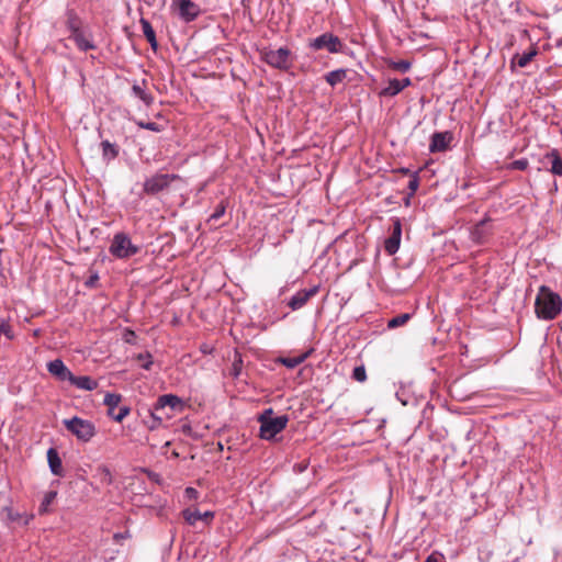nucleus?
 <instances>
[{
    "instance_id": "obj_1",
    "label": "nucleus",
    "mask_w": 562,
    "mask_h": 562,
    "mask_svg": "<svg viewBox=\"0 0 562 562\" xmlns=\"http://www.w3.org/2000/svg\"><path fill=\"white\" fill-rule=\"evenodd\" d=\"M562 308V300L559 294L542 285L535 301V312L538 318L554 319Z\"/></svg>"
},
{
    "instance_id": "obj_2",
    "label": "nucleus",
    "mask_w": 562,
    "mask_h": 562,
    "mask_svg": "<svg viewBox=\"0 0 562 562\" xmlns=\"http://www.w3.org/2000/svg\"><path fill=\"white\" fill-rule=\"evenodd\" d=\"M258 420L260 423V438L271 440L286 427L289 417L288 415L274 417L272 408H268L259 416Z\"/></svg>"
},
{
    "instance_id": "obj_3",
    "label": "nucleus",
    "mask_w": 562,
    "mask_h": 562,
    "mask_svg": "<svg viewBox=\"0 0 562 562\" xmlns=\"http://www.w3.org/2000/svg\"><path fill=\"white\" fill-rule=\"evenodd\" d=\"M184 404L182 400L173 394H165L158 397L153 406L151 416L155 419L162 420L169 418L176 412H182Z\"/></svg>"
},
{
    "instance_id": "obj_4",
    "label": "nucleus",
    "mask_w": 562,
    "mask_h": 562,
    "mask_svg": "<svg viewBox=\"0 0 562 562\" xmlns=\"http://www.w3.org/2000/svg\"><path fill=\"white\" fill-rule=\"evenodd\" d=\"M140 248L134 245L130 236L123 232L116 233L113 236L109 251L117 259H127L138 254Z\"/></svg>"
},
{
    "instance_id": "obj_5",
    "label": "nucleus",
    "mask_w": 562,
    "mask_h": 562,
    "mask_svg": "<svg viewBox=\"0 0 562 562\" xmlns=\"http://www.w3.org/2000/svg\"><path fill=\"white\" fill-rule=\"evenodd\" d=\"M63 423L68 431L76 436L78 440L83 442L90 441L97 432L93 423L77 416L70 419H64Z\"/></svg>"
},
{
    "instance_id": "obj_6",
    "label": "nucleus",
    "mask_w": 562,
    "mask_h": 562,
    "mask_svg": "<svg viewBox=\"0 0 562 562\" xmlns=\"http://www.w3.org/2000/svg\"><path fill=\"white\" fill-rule=\"evenodd\" d=\"M308 48L314 52L327 50L330 54H337L342 52L344 44L338 36L326 32L311 40L308 42Z\"/></svg>"
},
{
    "instance_id": "obj_7",
    "label": "nucleus",
    "mask_w": 562,
    "mask_h": 562,
    "mask_svg": "<svg viewBox=\"0 0 562 562\" xmlns=\"http://www.w3.org/2000/svg\"><path fill=\"white\" fill-rule=\"evenodd\" d=\"M178 179L179 176L177 175L158 172L145 180L143 190L146 194L155 195L168 189Z\"/></svg>"
},
{
    "instance_id": "obj_8",
    "label": "nucleus",
    "mask_w": 562,
    "mask_h": 562,
    "mask_svg": "<svg viewBox=\"0 0 562 562\" xmlns=\"http://www.w3.org/2000/svg\"><path fill=\"white\" fill-rule=\"evenodd\" d=\"M263 59L271 67L283 70L289 69L292 65L291 52L285 47L265 52Z\"/></svg>"
},
{
    "instance_id": "obj_9",
    "label": "nucleus",
    "mask_w": 562,
    "mask_h": 562,
    "mask_svg": "<svg viewBox=\"0 0 562 562\" xmlns=\"http://www.w3.org/2000/svg\"><path fill=\"white\" fill-rule=\"evenodd\" d=\"M171 8L178 10L179 19L186 23L196 20L202 12L199 4L192 0H175Z\"/></svg>"
},
{
    "instance_id": "obj_10",
    "label": "nucleus",
    "mask_w": 562,
    "mask_h": 562,
    "mask_svg": "<svg viewBox=\"0 0 562 562\" xmlns=\"http://www.w3.org/2000/svg\"><path fill=\"white\" fill-rule=\"evenodd\" d=\"M122 396L120 394L106 393L104 396V405L109 408V416L112 417L115 422L121 423L131 412L128 406H121Z\"/></svg>"
},
{
    "instance_id": "obj_11",
    "label": "nucleus",
    "mask_w": 562,
    "mask_h": 562,
    "mask_svg": "<svg viewBox=\"0 0 562 562\" xmlns=\"http://www.w3.org/2000/svg\"><path fill=\"white\" fill-rule=\"evenodd\" d=\"M402 236V224L398 218L393 221V231L390 237H387L384 241L385 251L392 256L397 252L401 244Z\"/></svg>"
},
{
    "instance_id": "obj_12",
    "label": "nucleus",
    "mask_w": 562,
    "mask_h": 562,
    "mask_svg": "<svg viewBox=\"0 0 562 562\" xmlns=\"http://www.w3.org/2000/svg\"><path fill=\"white\" fill-rule=\"evenodd\" d=\"M319 288L313 286L308 290H301L296 292L289 301L288 305L292 311L300 310L303 307L311 297L317 294Z\"/></svg>"
},
{
    "instance_id": "obj_13",
    "label": "nucleus",
    "mask_w": 562,
    "mask_h": 562,
    "mask_svg": "<svg viewBox=\"0 0 562 562\" xmlns=\"http://www.w3.org/2000/svg\"><path fill=\"white\" fill-rule=\"evenodd\" d=\"M541 164L543 167L549 168L553 175L562 177V157L557 149L547 153Z\"/></svg>"
},
{
    "instance_id": "obj_14",
    "label": "nucleus",
    "mask_w": 562,
    "mask_h": 562,
    "mask_svg": "<svg viewBox=\"0 0 562 562\" xmlns=\"http://www.w3.org/2000/svg\"><path fill=\"white\" fill-rule=\"evenodd\" d=\"M183 519L191 526H194L198 520H202L206 525H210L214 519V512H204L201 513L198 509L187 508L182 510Z\"/></svg>"
},
{
    "instance_id": "obj_15",
    "label": "nucleus",
    "mask_w": 562,
    "mask_h": 562,
    "mask_svg": "<svg viewBox=\"0 0 562 562\" xmlns=\"http://www.w3.org/2000/svg\"><path fill=\"white\" fill-rule=\"evenodd\" d=\"M451 140H452V134L450 132L434 133L431 136L430 144H429V151L430 153L443 151L448 148Z\"/></svg>"
},
{
    "instance_id": "obj_16",
    "label": "nucleus",
    "mask_w": 562,
    "mask_h": 562,
    "mask_svg": "<svg viewBox=\"0 0 562 562\" xmlns=\"http://www.w3.org/2000/svg\"><path fill=\"white\" fill-rule=\"evenodd\" d=\"M48 372L60 381H69L72 373L60 359L47 363Z\"/></svg>"
},
{
    "instance_id": "obj_17",
    "label": "nucleus",
    "mask_w": 562,
    "mask_h": 562,
    "mask_svg": "<svg viewBox=\"0 0 562 562\" xmlns=\"http://www.w3.org/2000/svg\"><path fill=\"white\" fill-rule=\"evenodd\" d=\"M70 38L75 42L77 47L82 52H87V50H91V49L95 48V45L91 38V35L87 34L82 30L75 34H70Z\"/></svg>"
},
{
    "instance_id": "obj_18",
    "label": "nucleus",
    "mask_w": 562,
    "mask_h": 562,
    "mask_svg": "<svg viewBox=\"0 0 562 562\" xmlns=\"http://www.w3.org/2000/svg\"><path fill=\"white\" fill-rule=\"evenodd\" d=\"M69 382L79 390L93 391L98 387L99 383L97 380L88 375H75L72 374Z\"/></svg>"
},
{
    "instance_id": "obj_19",
    "label": "nucleus",
    "mask_w": 562,
    "mask_h": 562,
    "mask_svg": "<svg viewBox=\"0 0 562 562\" xmlns=\"http://www.w3.org/2000/svg\"><path fill=\"white\" fill-rule=\"evenodd\" d=\"M1 518L5 522L20 521L23 525H27L30 520L33 518V516L27 514H19L14 512L11 507H4L1 510Z\"/></svg>"
},
{
    "instance_id": "obj_20",
    "label": "nucleus",
    "mask_w": 562,
    "mask_h": 562,
    "mask_svg": "<svg viewBox=\"0 0 562 562\" xmlns=\"http://www.w3.org/2000/svg\"><path fill=\"white\" fill-rule=\"evenodd\" d=\"M47 461L49 469L54 475L61 476L63 475V464L61 459L54 448H49L47 451Z\"/></svg>"
},
{
    "instance_id": "obj_21",
    "label": "nucleus",
    "mask_w": 562,
    "mask_h": 562,
    "mask_svg": "<svg viewBox=\"0 0 562 562\" xmlns=\"http://www.w3.org/2000/svg\"><path fill=\"white\" fill-rule=\"evenodd\" d=\"M145 85L146 80H143L140 85L135 82L132 86V92L135 97L139 98L146 105H151L154 103V97L145 90Z\"/></svg>"
},
{
    "instance_id": "obj_22",
    "label": "nucleus",
    "mask_w": 562,
    "mask_h": 562,
    "mask_svg": "<svg viewBox=\"0 0 562 562\" xmlns=\"http://www.w3.org/2000/svg\"><path fill=\"white\" fill-rule=\"evenodd\" d=\"M139 22L142 25L144 36L150 43V46L154 49H156L157 48V40H156V34H155V31H154L151 24L146 19H140Z\"/></svg>"
},
{
    "instance_id": "obj_23",
    "label": "nucleus",
    "mask_w": 562,
    "mask_h": 562,
    "mask_svg": "<svg viewBox=\"0 0 562 562\" xmlns=\"http://www.w3.org/2000/svg\"><path fill=\"white\" fill-rule=\"evenodd\" d=\"M102 156L106 161H111L115 159L119 155V147L115 144L110 143L109 140H103L101 143Z\"/></svg>"
},
{
    "instance_id": "obj_24",
    "label": "nucleus",
    "mask_w": 562,
    "mask_h": 562,
    "mask_svg": "<svg viewBox=\"0 0 562 562\" xmlns=\"http://www.w3.org/2000/svg\"><path fill=\"white\" fill-rule=\"evenodd\" d=\"M347 77V70L346 69H336L333 71H329L325 76V80L328 85L331 87H335L336 85L342 82Z\"/></svg>"
},
{
    "instance_id": "obj_25",
    "label": "nucleus",
    "mask_w": 562,
    "mask_h": 562,
    "mask_svg": "<svg viewBox=\"0 0 562 562\" xmlns=\"http://www.w3.org/2000/svg\"><path fill=\"white\" fill-rule=\"evenodd\" d=\"M402 91L398 79H390L387 86L380 91L381 97H395Z\"/></svg>"
},
{
    "instance_id": "obj_26",
    "label": "nucleus",
    "mask_w": 562,
    "mask_h": 562,
    "mask_svg": "<svg viewBox=\"0 0 562 562\" xmlns=\"http://www.w3.org/2000/svg\"><path fill=\"white\" fill-rule=\"evenodd\" d=\"M66 25L70 31V34H75L81 31V20L72 11H69L67 13Z\"/></svg>"
},
{
    "instance_id": "obj_27",
    "label": "nucleus",
    "mask_w": 562,
    "mask_h": 562,
    "mask_svg": "<svg viewBox=\"0 0 562 562\" xmlns=\"http://www.w3.org/2000/svg\"><path fill=\"white\" fill-rule=\"evenodd\" d=\"M537 55V49L532 48L529 52H526L521 55L517 54L513 61L518 65L519 67H526L531 59Z\"/></svg>"
},
{
    "instance_id": "obj_28",
    "label": "nucleus",
    "mask_w": 562,
    "mask_h": 562,
    "mask_svg": "<svg viewBox=\"0 0 562 562\" xmlns=\"http://www.w3.org/2000/svg\"><path fill=\"white\" fill-rule=\"evenodd\" d=\"M56 496H57V492H55V491H49L44 495L42 503L40 505V508H38L40 514H46L48 512L49 506L55 501Z\"/></svg>"
},
{
    "instance_id": "obj_29",
    "label": "nucleus",
    "mask_w": 562,
    "mask_h": 562,
    "mask_svg": "<svg viewBox=\"0 0 562 562\" xmlns=\"http://www.w3.org/2000/svg\"><path fill=\"white\" fill-rule=\"evenodd\" d=\"M411 317L412 315L409 313L400 314L387 322V327L392 329L403 326L411 319Z\"/></svg>"
},
{
    "instance_id": "obj_30",
    "label": "nucleus",
    "mask_w": 562,
    "mask_h": 562,
    "mask_svg": "<svg viewBox=\"0 0 562 562\" xmlns=\"http://www.w3.org/2000/svg\"><path fill=\"white\" fill-rule=\"evenodd\" d=\"M97 474H98L101 483L106 484V485H110L113 483V476L108 467H105V465L98 467Z\"/></svg>"
},
{
    "instance_id": "obj_31",
    "label": "nucleus",
    "mask_w": 562,
    "mask_h": 562,
    "mask_svg": "<svg viewBox=\"0 0 562 562\" xmlns=\"http://www.w3.org/2000/svg\"><path fill=\"white\" fill-rule=\"evenodd\" d=\"M307 358V353L297 357L282 358L281 362L289 369H294L300 366Z\"/></svg>"
},
{
    "instance_id": "obj_32",
    "label": "nucleus",
    "mask_w": 562,
    "mask_h": 562,
    "mask_svg": "<svg viewBox=\"0 0 562 562\" xmlns=\"http://www.w3.org/2000/svg\"><path fill=\"white\" fill-rule=\"evenodd\" d=\"M411 66H412V64L407 60H398V61L390 60L389 61V67L392 68L393 70H396L400 72L408 71L411 69Z\"/></svg>"
},
{
    "instance_id": "obj_33",
    "label": "nucleus",
    "mask_w": 562,
    "mask_h": 562,
    "mask_svg": "<svg viewBox=\"0 0 562 562\" xmlns=\"http://www.w3.org/2000/svg\"><path fill=\"white\" fill-rule=\"evenodd\" d=\"M136 125L140 128L148 130L151 132H161L162 128L160 125L154 122H144V121H135Z\"/></svg>"
},
{
    "instance_id": "obj_34",
    "label": "nucleus",
    "mask_w": 562,
    "mask_h": 562,
    "mask_svg": "<svg viewBox=\"0 0 562 562\" xmlns=\"http://www.w3.org/2000/svg\"><path fill=\"white\" fill-rule=\"evenodd\" d=\"M0 334H3L8 339H13V333L9 322L0 317Z\"/></svg>"
},
{
    "instance_id": "obj_35",
    "label": "nucleus",
    "mask_w": 562,
    "mask_h": 562,
    "mask_svg": "<svg viewBox=\"0 0 562 562\" xmlns=\"http://www.w3.org/2000/svg\"><path fill=\"white\" fill-rule=\"evenodd\" d=\"M352 379L361 383L367 380V372L364 366H359L353 369Z\"/></svg>"
},
{
    "instance_id": "obj_36",
    "label": "nucleus",
    "mask_w": 562,
    "mask_h": 562,
    "mask_svg": "<svg viewBox=\"0 0 562 562\" xmlns=\"http://www.w3.org/2000/svg\"><path fill=\"white\" fill-rule=\"evenodd\" d=\"M225 211H226V205L225 203L222 201L216 207H215V211L211 214L210 216V221H217L218 218H221L224 214H225Z\"/></svg>"
},
{
    "instance_id": "obj_37",
    "label": "nucleus",
    "mask_w": 562,
    "mask_h": 562,
    "mask_svg": "<svg viewBox=\"0 0 562 562\" xmlns=\"http://www.w3.org/2000/svg\"><path fill=\"white\" fill-rule=\"evenodd\" d=\"M419 187V178H418V173L417 172H414L408 181V190H409V194L413 195L415 194V192L417 191Z\"/></svg>"
},
{
    "instance_id": "obj_38",
    "label": "nucleus",
    "mask_w": 562,
    "mask_h": 562,
    "mask_svg": "<svg viewBox=\"0 0 562 562\" xmlns=\"http://www.w3.org/2000/svg\"><path fill=\"white\" fill-rule=\"evenodd\" d=\"M528 167V160L526 158L517 159L510 164V169L525 170Z\"/></svg>"
},
{
    "instance_id": "obj_39",
    "label": "nucleus",
    "mask_w": 562,
    "mask_h": 562,
    "mask_svg": "<svg viewBox=\"0 0 562 562\" xmlns=\"http://www.w3.org/2000/svg\"><path fill=\"white\" fill-rule=\"evenodd\" d=\"M240 363H241V360H235L234 363H233V370H234V375L237 376L240 372Z\"/></svg>"
},
{
    "instance_id": "obj_40",
    "label": "nucleus",
    "mask_w": 562,
    "mask_h": 562,
    "mask_svg": "<svg viewBox=\"0 0 562 562\" xmlns=\"http://www.w3.org/2000/svg\"><path fill=\"white\" fill-rule=\"evenodd\" d=\"M398 82H400V86L402 87V91H403L406 87H408V86H411V85H412V80H411L409 78H404V79H402V80H398Z\"/></svg>"
},
{
    "instance_id": "obj_41",
    "label": "nucleus",
    "mask_w": 562,
    "mask_h": 562,
    "mask_svg": "<svg viewBox=\"0 0 562 562\" xmlns=\"http://www.w3.org/2000/svg\"><path fill=\"white\" fill-rule=\"evenodd\" d=\"M440 554L431 553L424 562H439Z\"/></svg>"
},
{
    "instance_id": "obj_42",
    "label": "nucleus",
    "mask_w": 562,
    "mask_h": 562,
    "mask_svg": "<svg viewBox=\"0 0 562 562\" xmlns=\"http://www.w3.org/2000/svg\"><path fill=\"white\" fill-rule=\"evenodd\" d=\"M98 279H99V278H98V276H97V274L91 276V277L89 278V280L86 282V284H87L88 286H92V285L98 281Z\"/></svg>"
},
{
    "instance_id": "obj_43",
    "label": "nucleus",
    "mask_w": 562,
    "mask_h": 562,
    "mask_svg": "<svg viewBox=\"0 0 562 562\" xmlns=\"http://www.w3.org/2000/svg\"><path fill=\"white\" fill-rule=\"evenodd\" d=\"M306 468L307 465L305 463H299L294 465V470L297 472H303Z\"/></svg>"
},
{
    "instance_id": "obj_44",
    "label": "nucleus",
    "mask_w": 562,
    "mask_h": 562,
    "mask_svg": "<svg viewBox=\"0 0 562 562\" xmlns=\"http://www.w3.org/2000/svg\"><path fill=\"white\" fill-rule=\"evenodd\" d=\"M138 359L142 360V362H145V359L146 360L150 359V355L149 353H146V355L140 353L138 356Z\"/></svg>"
},
{
    "instance_id": "obj_45",
    "label": "nucleus",
    "mask_w": 562,
    "mask_h": 562,
    "mask_svg": "<svg viewBox=\"0 0 562 562\" xmlns=\"http://www.w3.org/2000/svg\"><path fill=\"white\" fill-rule=\"evenodd\" d=\"M151 361L148 359L145 363L142 364V367L145 369V370H149L150 369V366H151Z\"/></svg>"
},
{
    "instance_id": "obj_46",
    "label": "nucleus",
    "mask_w": 562,
    "mask_h": 562,
    "mask_svg": "<svg viewBox=\"0 0 562 562\" xmlns=\"http://www.w3.org/2000/svg\"><path fill=\"white\" fill-rule=\"evenodd\" d=\"M483 225H484V222L483 221L480 222V224L476 225L475 231H474L473 234L475 235L480 231V228L483 227Z\"/></svg>"
},
{
    "instance_id": "obj_47",
    "label": "nucleus",
    "mask_w": 562,
    "mask_h": 562,
    "mask_svg": "<svg viewBox=\"0 0 562 562\" xmlns=\"http://www.w3.org/2000/svg\"><path fill=\"white\" fill-rule=\"evenodd\" d=\"M186 492H187L189 495H192L193 493H196V491H195L194 488H192V487H188V488L186 490Z\"/></svg>"
},
{
    "instance_id": "obj_48",
    "label": "nucleus",
    "mask_w": 562,
    "mask_h": 562,
    "mask_svg": "<svg viewBox=\"0 0 562 562\" xmlns=\"http://www.w3.org/2000/svg\"><path fill=\"white\" fill-rule=\"evenodd\" d=\"M400 171H401L402 173H408V172H409V170H408V169H406V168H401V169H400Z\"/></svg>"
}]
</instances>
